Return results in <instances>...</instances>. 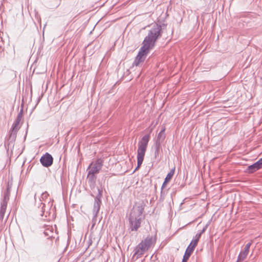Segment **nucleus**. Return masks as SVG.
Here are the masks:
<instances>
[{
  "label": "nucleus",
  "mask_w": 262,
  "mask_h": 262,
  "mask_svg": "<svg viewBox=\"0 0 262 262\" xmlns=\"http://www.w3.org/2000/svg\"><path fill=\"white\" fill-rule=\"evenodd\" d=\"M144 206L142 204L137 206L130 210L128 221L129 229L132 231H137L141 226V216L144 211Z\"/></svg>",
  "instance_id": "f257e3e1"
},
{
  "label": "nucleus",
  "mask_w": 262,
  "mask_h": 262,
  "mask_svg": "<svg viewBox=\"0 0 262 262\" xmlns=\"http://www.w3.org/2000/svg\"><path fill=\"white\" fill-rule=\"evenodd\" d=\"M150 41L143 40L142 43V46L140 48L138 54L133 62L132 67H141L143 63L146 59L148 53L150 50L152 49L154 47L149 43Z\"/></svg>",
  "instance_id": "f03ea898"
},
{
  "label": "nucleus",
  "mask_w": 262,
  "mask_h": 262,
  "mask_svg": "<svg viewBox=\"0 0 262 262\" xmlns=\"http://www.w3.org/2000/svg\"><path fill=\"white\" fill-rule=\"evenodd\" d=\"M167 24L163 23L159 24L157 23L154 24L150 30L148 31L147 35L144 38V40H149V43L152 46L155 47L157 40L162 36L163 31L162 30L165 29L166 27Z\"/></svg>",
  "instance_id": "7ed1b4c3"
},
{
  "label": "nucleus",
  "mask_w": 262,
  "mask_h": 262,
  "mask_svg": "<svg viewBox=\"0 0 262 262\" xmlns=\"http://www.w3.org/2000/svg\"><path fill=\"white\" fill-rule=\"evenodd\" d=\"M155 242V239L152 236H148L135 248L133 256L139 258Z\"/></svg>",
  "instance_id": "20e7f679"
},
{
  "label": "nucleus",
  "mask_w": 262,
  "mask_h": 262,
  "mask_svg": "<svg viewBox=\"0 0 262 262\" xmlns=\"http://www.w3.org/2000/svg\"><path fill=\"white\" fill-rule=\"evenodd\" d=\"M19 122L15 120L13 123L11 129L10 130V135L5 144H7L8 148L13 147L15 141L16 140L17 133L19 130L20 126H19Z\"/></svg>",
  "instance_id": "39448f33"
},
{
  "label": "nucleus",
  "mask_w": 262,
  "mask_h": 262,
  "mask_svg": "<svg viewBox=\"0 0 262 262\" xmlns=\"http://www.w3.org/2000/svg\"><path fill=\"white\" fill-rule=\"evenodd\" d=\"M53 201L49 202L47 205L42 202H36V205L37 206L38 208L37 212L41 216H45V217H48L51 214V210L53 206Z\"/></svg>",
  "instance_id": "423d86ee"
},
{
  "label": "nucleus",
  "mask_w": 262,
  "mask_h": 262,
  "mask_svg": "<svg viewBox=\"0 0 262 262\" xmlns=\"http://www.w3.org/2000/svg\"><path fill=\"white\" fill-rule=\"evenodd\" d=\"M150 139V134L143 136L139 141L137 154L145 156L146 148Z\"/></svg>",
  "instance_id": "0eeeda50"
},
{
  "label": "nucleus",
  "mask_w": 262,
  "mask_h": 262,
  "mask_svg": "<svg viewBox=\"0 0 262 262\" xmlns=\"http://www.w3.org/2000/svg\"><path fill=\"white\" fill-rule=\"evenodd\" d=\"M198 243V242L197 241H195L193 238L192 239L185 251L182 262H187L189 258L194 250L195 248L196 247Z\"/></svg>",
  "instance_id": "6e6552de"
},
{
  "label": "nucleus",
  "mask_w": 262,
  "mask_h": 262,
  "mask_svg": "<svg viewBox=\"0 0 262 262\" xmlns=\"http://www.w3.org/2000/svg\"><path fill=\"white\" fill-rule=\"evenodd\" d=\"M40 162L45 167H49L53 164V158L48 152L43 154L40 159Z\"/></svg>",
  "instance_id": "1a4fd4ad"
},
{
  "label": "nucleus",
  "mask_w": 262,
  "mask_h": 262,
  "mask_svg": "<svg viewBox=\"0 0 262 262\" xmlns=\"http://www.w3.org/2000/svg\"><path fill=\"white\" fill-rule=\"evenodd\" d=\"M262 167V158L253 164L248 166L246 172L249 173H252L259 170Z\"/></svg>",
  "instance_id": "9d476101"
},
{
  "label": "nucleus",
  "mask_w": 262,
  "mask_h": 262,
  "mask_svg": "<svg viewBox=\"0 0 262 262\" xmlns=\"http://www.w3.org/2000/svg\"><path fill=\"white\" fill-rule=\"evenodd\" d=\"M251 245V243H247L245 248L243 251H241L237 257V261H243L248 255L249 252V249Z\"/></svg>",
  "instance_id": "9b49d317"
},
{
  "label": "nucleus",
  "mask_w": 262,
  "mask_h": 262,
  "mask_svg": "<svg viewBox=\"0 0 262 262\" xmlns=\"http://www.w3.org/2000/svg\"><path fill=\"white\" fill-rule=\"evenodd\" d=\"M101 204V200H94L93 209V218H96L97 216Z\"/></svg>",
  "instance_id": "f8f14e48"
},
{
  "label": "nucleus",
  "mask_w": 262,
  "mask_h": 262,
  "mask_svg": "<svg viewBox=\"0 0 262 262\" xmlns=\"http://www.w3.org/2000/svg\"><path fill=\"white\" fill-rule=\"evenodd\" d=\"M88 184L91 189H94L96 186V176L94 174H91L89 175V173L87 176Z\"/></svg>",
  "instance_id": "ddd939ff"
},
{
  "label": "nucleus",
  "mask_w": 262,
  "mask_h": 262,
  "mask_svg": "<svg viewBox=\"0 0 262 262\" xmlns=\"http://www.w3.org/2000/svg\"><path fill=\"white\" fill-rule=\"evenodd\" d=\"M175 167H173L169 172L168 173V174L166 175V177L165 178L164 181L163 183V184L161 187V193L162 194V190L164 188V187L165 186V185L167 184V183L171 180L172 176H173L174 172Z\"/></svg>",
  "instance_id": "4468645a"
},
{
  "label": "nucleus",
  "mask_w": 262,
  "mask_h": 262,
  "mask_svg": "<svg viewBox=\"0 0 262 262\" xmlns=\"http://www.w3.org/2000/svg\"><path fill=\"white\" fill-rule=\"evenodd\" d=\"M165 129L166 128L165 126L162 127L160 133L157 136V138L155 142H159V143H162L163 142L166 137L165 134Z\"/></svg>",
  "instance_id": "2eb2a0df"
},
{
  "label": "nucleus",
  "mask_w": 262,
  "mask_h": 262,
  "mask_svg": "<svg viewBox=\"0 0 262 262\" xmlns=\"http://www.w3.org/2000/svg\"><path fill=\"white\" fill-rule=\"evenodd\" d=\"M210 223V221H209L207 223V224L203 228V229L201 231H199L195 234V235L192 238L195 239V241H197L198 242H199L200 238L201 237L202 234L206 231V230H207L208 226L209 225Z\"/></svg>",
  "instance_id": "dca6fc26"
},
{
  "label": "nucleus",
  "mask_w": 262,
  "mask_h": 262,
  "mask_svg": "<svg viewBox=\"0 0 262 262\" xmlns=\"http://www.w3.org/2000/svg\"><path fill=\"white\" fill-rule=\"evenodd\" d=\"M93 163H91L88 167V169H90L88 171L89 175L91 174H95L96 173H98L100 170H101L100 168L95 166H93L92 167H91Z\"/></svg>",
  "instance_id": "f3484780"
},
{
  "label": "nucleus",
  "mask_w": 262,
  "mask_h": 262,
  "mask_svg": "<svg viewBox=\"0 0 262 262\" xmlns=\"http://www.w3.org/2000/svg\"><path fill=\"white\" fill-rule=\"evenodd\" d=\"M154 157L156 159L159 155L160 150H161V143L159 142H155L154 143Z\"/></svg>",
  "instance_id": "a211bd4d"
},
{
  "label": "nucleus",
  "mask_w": 262,
  "mask_h": 262,
  "mask_svg": "<svg viewBox=\"0 0 262 262\" xmlns=\"http://www.w3.org/2000/svg\"><path fill=\"white\" fill-rule=\"evenodd\" d=\"M97 194L95 196L92 194L91 196L94 198V200H101L103 193V187L102 186L97 187Z\"/></svg>",
  "instance_id": "6ab92c4d"
},
{
  "label": "nucleus",
  "mask_w": 262,
  "mask_h": 262,
  "mask_svg": "<svg viewBox=\"0 0 262 262\" xmlns=\"http://www.w3.org/2000/svg\"><path fill=\"white\" fill-rule=\"evenodd\" d=\"M144 157V156L143 155L137 154V165L134 171L138 170L140 167L143 163Z\"/></svg>",
  "instance_id": "aec40b11"
},
{
  "label": "nucleus",
  "mask_w": 262,
  "mask_h": 262,
  "mask_svg": "<svg viewBox=\"0 0 262 262\" xmlns=\"http://www.w3.org/2000/svg\"><path fill=\"white\" fill-rule=\"evenodd\" d=\"M6 205L3 204L0 208V222H2L4 219L5 213L6 209Z\"/></svg>",
  "instance_id": "412c9836"
},
{
  "label": "nucleus",
  "mask_w": 262,
  "mask_h": 262,
  "mask_svg": "<svg viewBox=\"0 0 262 262\" xmlns=\"http://www.w3.org/2000/svg\"><path fill=\"white\" fill-rule=\"evenodd\" d=\"M103 160L101 158H99V159H97L96 160L94 166H97V167H99V168L101 169L102 167L103 166Z\"/></svg>",
  "instance_id": "4be33fe9"
},
{
  "label": "nucleus",
  "mask_w": 262,
  "mask_h": 262,
  "mask_svg": "<svg viewBox=\"0 0 262 262\" xmlns=\"http://www.w3.org/2000/svg\"><path fill=\"white\" fill-rule=\"evenodd\" d=\"M49 196V194L47 193V191H45L44 192H42L41 194L40 197L39 198V200L38 203L42 202V200H44L46 199H47L48 196Z\"/></svg>",
  "instance_id": "5701e85b"
},
{
  "label": "nucleus",
  "mask_w": 262,
  "mask_h": 262,
  "mask_svg": "<svg viewBox=\"0 0 262 262\" xmlns=\"http://www.w3.org/2000/svg\"><path fill=\"white\" fill-rule=\"evenodd\" d=\"M23 107L20 109L19 112L18 113V114H17V116L16 117V118L15 119V121H18L20 122L21 118H22V117H23Z\"/></svg>",
  "instance_id": "b1692460"
},
{
  "label": "nucleus",
  "mask_w": 262,
  "mask_h": 262,
  "mask_svg": "<svg viewBox=\"0 0 262 262\" xmlns=\"http://www.w3.org/2000/svg\"><path fill=\"white\" fill-rule=\"evenodd\" d=\"M54 230V229L52 227L51 228H47L46 229L45 231H44V234L46 235H49L50 236V237H52L53 236V235H50L49 234V233L50 232H53Z\"/></svg>",
  "instance_id": "393cba45"
},
{
  "label": "nucleus",
  "mask_w": 262,
  "mask_h": 262,
  "mask_svg": "<svg viewBox=\"0 0 262 262\" xmlns=\"http://www.w3.org/2000/svg\"><path fill=\"white\" fill-rule=\"evenodd\" d=\"M36 194H35V195H34V199H36Z\"/></svg>",
  "instance_id": "a878e982"
},
{
  "label": "nucleus",
  "mask_w": 262,
  "mask_h": 262,
  "mask_svg": "<svg viewBox=\"0 0 262 262\" xmlns=\"http://www.w3.org/2000/svg\"><path fill=\"white\" fill-rule=\"evenodd\" d=\"M243 261H236V262H242Z\"/></svg>",
  "instance_id": "bb28decb"
},
{
  "label": "nucleus",
  "mask_w": 262,
  "mask_h": 262,
  "mask_svg": "<svg viewBox=\"0 0 262 262\" xmlns=\"http://www.w3.org/2000/svg\"><path fill=\"white\" fill-rule=\"evenodd\" d=\"M52 211H54V208L52 209Z\"/></svg>",
  "instance_id": "cd10ccee"
}]
</instances>
